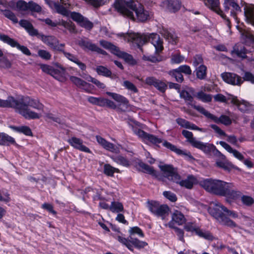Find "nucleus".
<instances>
[{
  "label": "nucleus",
  "mask_w": 254,
  "mask_h": 254,
  "mask_svg": "<svg viewBox=\"0 0 254 254\" xmlns=\"http://www.w3.org/2000/svg\"><path fill=\"white\" fill-rule=\"evenodd\" d=\"M0 107L12 108L25 119L35 120L43 116L45 107L38 99L29 96L18 98L8 96L6 100L0 99Z\"/></svg>",
  "instance_id": "1"
},
{
  "label": "nucleus",
  "mask_w": 254,
  "mask_h": 254,
  "mask_svg": "<svg viewBox=\"0 0 254 254\" xmlns=\"http://www.w3.org/2000/svg\"><path fill=\"white\" fill-rule=\"evenodd\" d=\"M114 5L119 12L133 20L135 19L134 12L137 20L142 22L152 16L151 12L144 9L143 5L134 0H116Z\"/></svg>",
  "instance_id": "2"
},
{
  "label": "nucleus",
  "mask_w": 254,
  "mask_h": 254,
  "mask_svg": "<svg viewBox=\"0 0 254 254\" xmlns=\"http://www.w3.org/2000/svg\"><path fill=\"white\" fill-rule=\"evenodd\" d=\"M118 37L124 39L125 41L130 43L131 46L139 48L145 44L148 40L154 46L156 53H159L163 49V41L159 35L152 33L149 37L146 35H140L138 33H120L117 34Z\"/></svg>",
  "instance_id": "3"
},
{
  "label": "nucleus",
  "mask_w": 254,
  "mask_h": 254,
  "mask_svg": "<svg viewBox=\"0 0 254 254\" xmlns=\"http://www.w3.org/2000/svg\"><path fill=\"white\" fill-rule=\"evenodd\" d=\"M199 185L209 192L223 196L226 190L231 186V183L220 180L207 179L201 181Z\"/></svg>",
  "instance_id": "4"
},
{
  "label": "nucleus",
  "mask_w": 254,
  "mask_h": 254,
  "mask_svg": "<svg viewBox=\"0 0 254 254\" xmlns=\"http://www.w3.org/2000/svg\"><path fill=\"white\" fill-rule=\"evenodd\" d=\"M227 208L218 202L213 203L209 208V213L220 224L227 226L235 227L236 223L225 216Z\"/></svg>",
  "instance_id": "5"
},
{
  "label": "nucleus",
  "mask_w": 254,
  "mask_h": 254,
  "mask_svg": "<svg viewBox=\"0 0 254 254\" xmlns=\"http://www.w3.org/2000/svg\"><path fill=\"white\" fill-rule=\"evenodd\" d=\"M182 134L188 139L192 146L201 150L204 153L208 154L211 152L216 151L220 154V152L217 150L216 147L213 144L208 143H203L194 138L191 132L187 130H183Z\"/></svg>",
  "instance_id": "6"
},
{
  "label": "nucleus",
  "mask_w": 254,
  "mask_h": 254,
  "mask_svg": "<svg viewBox=\"0 0 254 254\" xmlns=\"http://www.w3.org/2000/svg\"><path fill=\"white\" fill-rule=\"evenodd\" d=\"M129 125L131 127L133 133L146 143L150 142L152 144H157L162 142L160 138L138 128L137 127L138 125L137 123L133 122L129 124Z\"/></svg>",
  "instance_id": "7"
},
{
  "label": "nucleus",
  "mask_w": 254,
  "mask_h": 254,
  "mask_svg": "<svg viewBox=\"0 0 254 254\" xmlns=\"http://www.w3.org/2000/svg\"><path fill=\"white\" fill-rule=\"evenodd\" d=\"M62 5H60L55 2L52 1L46 0L47 3L49 6L52 8H55L56 11L65 16H70L74 21L76 22L78 24L83 19V16L79 13L73 12L69 13L63 5L66 6V3H64L63 0H61Z\"/></svg>",
  "instance_id": "8"
},
{
  "label": "nucleus",
  "mask_w": 254,
  "mask_h": 254,
  "mask_svg": "<svg viewBox=\"0 0 254 254\" xmlns=\"http://www.w3.org/2000/svg\"><path fill=\"white\" fill-rule=\"evenodd\" d=\"M116 239L123 245L125 246L129 250L133 251V247L137 249H141L147 246L148 244L138 239L133 238V237H129L127 239L121 236H117Z\"/></svg>",
  "instance_id": "9"
},
{
  "label": "nucleus",
  "mask_w": 254,
  "mask_h": 254,
  "mask_svg": "<svg viewBox=\"0 0 254 254\" xmlns=\"http://www.w3.org/2000/svg\"><path fill=\"white\" fill-rule=\"evenodd\" d=\"M192 107L203 114L206 118L211 120L215 123H221L225 126H229L232 123L231 119L226 115H221L219 118H217L201 106L192 105Z\"/></svg>",
  "instance_id": "10"
},
{
  "label": "nucleus",
  "mask_w": 254,
  "mask_h": 254,
  "mask_svg": "<svg viewBox=\"0 0 254 254\" xmlns=\"http://www.w3.org/2000/svg\"><path fill=\"white\" fill-rule=\"evenodd\" d=\"M219 143L227 151L232 154L234 157L240 161H242L247 168L251 169L254 167V163L252 162L250 158L244 159V156L241 152L233 149L229 144L224 141H220Z\"/></svg>",
  "instance_id": "11"
},
{
  "label": "nucleus",
  "mask_w": 254,
  "mask_h": 254,
  "mask_svg": "<svg viewBox=\"0 0 254 254\" xmlns=\"http://www.w3.org/2000/svg\"><path fill=\"white\" fill-rule=\"evenodd\" d=\"M186 222L187 218L180 211L175 209L171 214V220L165 226L169 228H174L176 225L182 226Z\"/></svg>",
  "instance_id": "12"
},
{
  "label": "nucleus",
  "mask_w": 254,
  "mask_h": 254,
  "mask_svg": "<svg viewBox=\"0 0 254 254\" xmlns=\"http://www.w3.org/2000/svg\"><path fill=\"white\" fill-rule=\"evenodd\" d=\"M37 35L45 44L54 50L62 51L64 47V44L59 43V41L53 36H45L38 33Z\"/></svg>",
  "instance_id": "13"
},
{
  "label": "nucleus",
  "mask_w": 254,
  "mask_h": 254,
  "mask_svg": "<svg viewBox=\"0 0 254 254\" xmlns=\"http://www.w3.org/2000/svg\"><path fill=\"white\" fill-rule=\"evenodd\" d=\"M228 99H231V102L237 106L241 112L250 113L254 110V105L245 100H239L232 95H229Z\"/></svg>",
  "instance_id": "14"
},
{
  "label": "nucleus",
  "mask_w": 254,
  "mask_h": 254,
  "mask_svg": "<svg viewBox=\"0 0 254 254\" xmlns=\"http://www.w3.org/2000/svg\"><path fill=\"white\" fill-rule=\"evenodd\" d=\"M159 168L162 172L164 177L167 178L169 180L175 182L179 179V174L177 170L170 165H160Z\"/></svg>",
  "instance_id": "15"
},
{
  "label": "nucleus",
  "mask_w": 254,
  "mask_h": 254,
  "mask_svg": "<svg viewBox=\"0 0 254 254\" xmlns=\"http://www.w3.org/2000/svg\"><path fill=\"white\" fill-rule=\"evenodd\" d=\"M0 40L7 44L12 47H16L21 51L24 54L30 56L31 53L29 50L25 46L20 45L17 41L9 36L4 34H0Z\"/></svg>",
  "instance_id": "16"
},
{
  "label": "nucleus",
  "mask_w": 254,
  "mask_h": 254,
  "mask_svg": "<svg viewBox=\"0 0 254 254\" xmlns=\"http://www.w3.org/2000/svg\"><path fill=\"white\" fill-rule=\"evenodd\" d=\"M221 76L226 83L232 85L240 86L243 82V78L235 73L225 72Z\"/></svg>",
  "instance_id": "17"
},
{
  "label": "nucleus",
  "mask_w": 254,
  "mask_h": 254,
  "mask_svg": "<svg viewBox=\"0 0 254 254\" xmlns=\"http://www.w3.org/2000/svg\"><path fill=\"white\" fill-rule=\"evenodd\" d=\"M0 4L4 6H9L18 11H26L28 10V3L23 0L15 2L13 0L7 1L6 0H0Z\"/></svg>",
  "instance_id": "18"
},
{
  "label": "nucleus",
  "mask_w": 254,
  "mask_h": 254,
  "mask_svg": "<svg viewBox=\"0 0 254 254\" xmlns=\"http://www.w3.org/2000/svg\"><path fill=\"white\" fill-rule=\"evenodd\" d=\"M224 7L225 11L230 10V14L236 20V14L241 11V8L234 0H224Z\"/></svg>",
  "instance_id": "19"
},
{
  "label": "nucleus",
  "mask_w": 254,
  "mask_h": 254,
  "mask_svg": "<svg viewBox=\"0 0 254 254\" xmlns=\"http://www.w3.org/2000/svg\"><path fill=\"white\" fill-rule=\"evenodd\" d=\"M69 80L77 87L81 88L87 92H91L92 89L91 84L84 81L82 79L76 76H71L69 77Z\"/></svg>",
  "instance_id": "20"
},
{
  "label": "nucleus",
  "mask_w": 254,
  "mask_h": 254,
  "mask_svg": "<svg viewBox=\"0 0 254 254\" xmlns=\"http://www.w3.org/2000/svg\"><path fill=\"white\" fill-rule=\"evenodd\" d=\"M67 142L73 148L87 153H90V150L83 144L81 139L76 137H72L69 138Z\"/></svg>",
  "instance_id": "21"
},
{
  "label": "nucleus",
  "mask_w": 254,
  "mask_h": 254,
  "mask_svg": "<svg viewBox=\"0 0 254 254\" xmlns=\"http://www.w3.org/2000/svg\"><path fill=\"white\" fill-rule=\"evenodd\" d=\"M196 182V178L192 175L189 176L187 178L184 180H181V177L179 175V179L175 181V183L188 189H191Z\"/></svg>",
  "instance_id": "22"
},
{
  "label": "nucleus",
  "mask_w": 254,
  "mask_h": 254,
  "mask_svg": "<svg viewBox=\"0 0 254 254\" xmlns=\"http://www.w3.org/2000/svg\"><path fill=\"white\" fill-rule=\"evenodd\" d=\"M162 6L171 12H176L181 7L179 0H168L162 2Z\"/></svg>",
  "instance_id": "23"
},
{
  "label": "nucleus",
  "mask_w": 254,
  "mask_h": 254,
  "mask_svg": "<svg viewBox=\"0 0 254 254\" xmlns=\"http://www.w3.org/2000/svg\"><path fill=\"white\" fill-rule=\"evenodd\" d=\"M205 4L211 10L215 11L217 14L224 18V15L223 12L220 8L219 0H204Z\"/></svg>",
  "instance_id": "24"
},
{
  "label": "nucleus",
  "mask_w": 254,
  "mask_h": 254,
  "mask_svg": "<svg viewBox=\"0 0 254 254\" xmlns=\"http://www.w3.org/2000/svg\"><path fill=\"white\" fill-rule=\"evenodd\" d=\"M96 138L99 144L102 146L104 149L113 152H116L117 149L113 144L107 141L105 139L100 135L96 136Z\"/></svg>",
  "instance_id": "25"
},
{
  "label": "nucleus",
  "mask_w": 254,
  "mask_h": 254,
  "mask_svg": "<svg viewBox=\"0 0 254 254\" xmlns=\"http://www.w3.org/2000/svg\"><path fill=\"white\" fill-rule=\"evenodd\" d=\"M244 14L246 21L254 26V5H246L244 8Z\"/></svg>",
  "instance_id": "26"
},
{
  "label": "nucleus",
  "mask_w": 254,
  "mask_h": 254,
  "mask_svg": "<svg viewBox=\"0 0 254 254\" xmlns=\"http://www.w3.org/2000/svg\"><path fill=\"white\" fill-rule=\"evenodd\" d=\"M234 187L233 184L231 183V186L226 190L224 193L225 194L223 196L232 200H235L239 198L241 195V192L240 191L234 190Z\"/></svg>",
  "instance_id": "27"
},
{
  "label": "nucleus",
  "mask_w": 254,
  "mask_h": 254,
  "mask_svg": "<svg viewBox=\"0 0 254 254\" xmlns=\"http://www.w3.org/2000/svg\"><path fill=\"white\" fill-rule=\"evenodd\" d=\"M241 40L246 46H250L254 43V35L250 31L244 30L241 32Z\"/></svg>",
  "instance_id": "28"
},
{
  "label": "nucleus",
  "mask_w": 254,
  "mask_h": 254,
  "mask_svg": "<svg viewBox=\"0 0 254 254\" xmlns=\"http://www.w3.org/2000/svg\"><path fill=\"white\" fill-rule=\"evenodd\" d=\"M177 123L181 127H185L187 128L192 129V130H197L200 131L204 132V130L203 128H200L195 125L194 124H191L189 122L182 119L179 118L176 120Z\"/></svg>",
  "instance_id": "29"
},
{
  "label": "nucleus",
  "mask_w": 254,
  "mask_h": 254,
  "mask_svg": "<svg viewBox=\"0 0 254 254\" xmlns=\"http://www.w3.org/2000/svg\"><path fill=\"white\" fill-rule=\"evenodd\" d=\"M62 51H63L64 56L68 60L76 64L81 70H84L86 69V65L84 63L80 62L75 56L63 50Z\"/></svg>",
  "instance_id": "30"
},
{
  "label": "nucleus",
  "mask_w": 254,
  "mask_h": 254,
  "mask_svg": "<svg viewBox=\"0 0 254 254\" xmlns=\"http://www.w3.org/2000/svg\"><path fill=\"white\" fill-rule=\"evenodd\" d=\"M251 52L250 50L247 49L246 47H243L240 45H236L232 52L233 55H236L238 57L242 59H245L247 57L246 54Z\"/></svg>",
  "instance_id": "31"
},
{
  "label": "nucleus",
  "mask_w": 254,
  "mask_h": 254,
  "mask_svg": "<svg viewBox=\"0 0 254 254\" xmlns=\"http://www.w3.org/2000/svg\"><path fill=\"white\" fill-rule=\"evenodd\" d=\"M82 46L84 48L93 52H96L98 53L101 54L103 55H106L107 54L105 51L101 49L95 44H93L89 41H83L82 42Z\"/></svg>",
  "instance_id": "32"
},
{
  "label": "nucleus",
  "mask_w": 254,
  "mask_h": 254,
  "mask_svg": "<svg viewBox=\"0 0 254 254\" xmlns=\"http://www.w3.org/2000/svg\"><path fill=\"white\" fill-rule=\"evenodd\" d=\"M169 210V207L167 205L160 204L154 215L160 217L162 219L164 220L166 216H168Z\"/></svg>",
  "instance_id": "33"
},
{
  "label": "nucleus",
  "mask_w": 254,
  "mask_h": 254,
  "mask_svg": "<svg viewBox=\"0 0 254 254\" xmlns=\"http://www.w3.org/2000/svg\"><path fill=\"white\" fill-rule=\"evenodd\" d=\"M106 94L120 104L127 105L128 103L127 99L120 94L110 92H107Z\"/></svg>",
  "instance_id": "34"
},
{
  "label": "nucleus",
  "mask_w": 254,
  "mask_h": 254,
  "mask_svg": "<svg viewBox=\"0 0 254 254\" xmlns=\"http://www.w3.org/2000/svg\"><path fill=\"white\" fill-rule=\"evenodd\" d=\"M19 24L24 28L31 35H38V31L35 29L32 25L26 20H22L20 21Z\"/></svg>",
  "instance_id": "35"
},
{
  "label": "nucleus",
  "mask_w": 254,
  "mask_h": 254,
  "mask_svg": "<svg viewBox=\"0 0 254 254\" xmlns=\"http://www.w3.org/2000/svg\"><path fill=\"white\" fill-rule=\"evenodd\" d=\"M118 57H120L123 59L126 62H127L129 64L134 65L136 64V61L133 59L132 56L129 55L125 52L121 51L120 49L119 50L117 54L116 55Z\"/></svg>",
  "instance_id": "36"
},
{
  "label": "nucleus",
  "mask_w": 254,
  "mask_h": 254,
  "mask_svg": "<svg viewBox=\"0 0 254 254\" xmlns=\"http://www.w3.org/2000/svg\"><path fill=\"white\" fill-rule=\"evenodd\" d=\"M100 45L104 48L111 51L113 54L116 55L119 48L111 43L105 40H100L99 42Z\"/></svg>",
  "instance_id": "37"
},
{
  "label": "nucleus",
  "mask_w": 254,
  "mask_h": 254,
  "mask_svg": "<svg viewBox=\"0 0 254 254\" xmlns=\"http://www.w3.org/2000/svg\"><path fill=\"white\" fill-rule=\"evenodd\" d=\"M96 71L97 73L100 75H102L105 77H111L112 79H114L116 77L115 75L112 76L111 71L104 66H97L96 68Z\"/></svg>",
  "instance_id": "38"
},
{
  "label": "nucleus",
  "mask_w": 254,
  "mask_h": 254,
  "mask_svg": "<svg viewBox=\"0 0 254 254\" xmlns=\"http://www.w3.org/2000/svg\"><path fill=\"white\" fill-rule=\"evenodd\" d=\"M163 145L166 148L170 149L171 151L175 152L178 154L181 155V154H184L185 155H190V152H185V151L177 148L176 146L173 145L171 143L167 141H164L163 142Z\"/></svg>",
  "instance_id": "39"
},
{
  "label": "nucleus",
  "mask_w": 254,
  "mask_h": 254,
  "mask_svg": "<svg viewBox=\"0 0 254 254\" xmlns=\"http://www.w3.org/2000/svg\"><path fill=\"white\" fill-rule=\"evenodd\" d=\"M64 73V68L62 67L57 66L56 68L53 67L50 74L56 79L61 81L63 78Z\"/></svg>",
  "instance_id": "40"
},
{
  "label": "nucleus",
  "mask_w": 254,
  "mask_h": 254,
  "mask_svg": "<svg viewBox=\"0 0 254 254\" xmlns=\"http://www.w3.org/2000/svg\"><path fill=\"white\" fill-rule=\"evenodd\" d=\"M195 97L197 99L204 103L210 102L212 99V96L211 95L205 93L202 91L198 92Z\"/></svg>",
  "instance_id": "41"
},
{
  "label": "nucleus",
  "mask_w": 254,
  "mask_h": 254,
  "mask_svg": "<svg viewBox=\"0 0 254 254\" xmlns=\"http://www.w3.org/2000/svg\"><path fill=\"white\" fill-rule=\"evenodd\" d=\"M206 66L204 65H199L196 67V75L200 79H203L206 76Z\"/></svg>",
  "instance_id": "42"
},
{
  "label": "nucleus",
  "mask_w": 254,
  "mask_h": 254,
  "mask_svg": "<svg viewBox=\"0 0 254 254\" xmlns=\"http://www.w3.org/2000/svg\"><path fill=\"white\" fill-rule=\"evenodd\" d=\"M168 74L174 77L177 82H182L184 80L183 75L182 72L178 70V68L169 71Z\"/></svg>",
  "instance_id": "43"
},
{
  "label": "nucleus",
  "mask_w": 254,
  "mask_h": 254,
  "mask_svg": "<svg viewBox=\"0 0 254 254\" xmlns=\"http://www.w3.org/2000/svg\"><path fill=\"white\" fill-rule=\"evenodd\" d=\"M104 173L108 176H113L115 172L120 173L118 168L112 167L110 164H106L104 165Z\"/></svg>",
  "instance_id": "44"
},
{
  "label": "nucleus",
  "mask_w": 254,
  "mask_h": 254,
  "mask_svg": "<svg viewBox=\"0 0 254 254\" xmlns=\"http://www.w3.org/2000/svg\"><path fill=\"white\" fill-rule=\"evenodd\" d=\"M110 210L114 213H119L124 210L123 204L118 201H113L110 206Z\"/></svg>",
  "instance_id": "45"
},
{
  "label": "nucleus",
  "mask_w": 254,
  "mask_h": 254,
  "mask_svg": "<svg viewBox=\"0 0 254 254\" xmlns=\"http://www.w3.org/2000/svg\"><path fill=\"white\" fill-rule=\"evenodd\" d=\"M112 160L120 165L124 166L125 167H128L129 165V161L124 158V157L118 155L115 156H113L111 157Z\"/></svg>",
  "instance_id": "46"
},
{
  "label": "nucleus",
  "mask_w": 254,
  "mask_h": 254,
  "mask_svg": "<svg viewBox=\"0 0 254 254\" xmlns=\"http://www.w3.org/2000/svg\"><path fill=\"white\" fill-rule=\"evenodd\" d=\"M164 38L168 41L169 43L175 44L177 41V37L174 32L168 31H165L163 33Z\"/></svg>",
  "instance_id": "47"
},
{
  "label": "nucleus",
  "mask_w": 254,
  "mask_h": 254,
  "mask_svg": "<svg viewBox=\"0 0 254 254\" xmlns=\"http://www.w3.org/2000/svg\"><path fill=\"white\" fill-rule=\"evenodd\" d=\"M216 165L219 168H223L224 170L230 171L232 169L234 168V166L230 162L226 161H217Z\"/></svg>",
  "instance_id": "48"
},
{
  "label": "nucleus",
  "mask_w": 254,
  "mask_h": 254,
  "mask_svg": "<svg viewBox=\"0 0 254 254\" xmlns=\"http://www.w3.org/2000/svg\"><path fill=\"white\" fill-rule=\"evenodd\" d=\"M195 234L199 237L207 240H212L213 239L212 235L208 231H203L199 228L196 230Z\"/></svg>",
  "instance_id": "49"
},
{
  "label": "nucleus",
  "mask_w": 254,
  "mask_h": 254,
  "mask_svg": "<svg viewBox=\"0 0 254 254\" xmlns=\"http://www.w3.org/2000/svg\"><path fill=\"white\" fill-rule=\"evenodd\" d=\"M60 25L63 26L66 29H67L70 33H76L77 31L75 29V27L74 25L70 21H65L64 20H62L61 21Z\"/></svg>",
  "instance_id": "50"
},
{
  "label": "nucleus",
  "mask_w": 254,
  "mask_h": 254,
  "mask_svg": "<svg viewBox=\"0 0 254 254\" xmlns=\"http://www.w3.org/2000/svg\"><path fill=\"white\" fill-rule=\"evenodd\" d=\"M11 128L18 132L23 133L26 135H32V132L31 129L27 126H22L20 127H11Z\"/></svg>",
  "instance_id": "51"
},
{
  "label": "nucleus",
  "mask_w": 254,
  "mask_h": 254,
  "mask_svg": "<svg viewBox=\"0 0 254 254\" xmlns=\"http://www.w3.org/2000/svg\"><path fill=\"white\" fill-rule=\"evenodd\" d=\"M129 234V237H132L134 235L136 234L140 237L143 238L144 236L142 231L138 227H131L128 230Z\"/></svg>",
  "instance_id": "52"
},
{
  "label": "nucleus",
  "mask_w": 254,
  "mask_h": 254,
  "mask_svg": "<svg viewBox=\"0 0 254 254\" xmlns=\"http://www.w3.org/2000/svg\"><path fill=\"white\" fill-rule=\"evenodd\" d=\"M160 205V204L155 201H148L147 202V208L149 211L153 214L156 212Z\"/></svg>",
  "instance_id": "53"
},
{
  "label": "nucleus",
  "mask_w": 254,
  "mask_h": 254,
  "mask_svg": "<svg viewBox=\"0 0 254 254\" xmlns=\"http://www.w3.org/2000/svg\"><path fill=\"white\" fill-rule=\"evenodd\" d=\"M123 85L131 92L135 93L138 92L136 87L131 82L125 80L123 82Z\"/></svg>",
  "instance_id": "54"
},
{
  "label": "nucleus",
  "mask_w": 254,
  "mask_h": 254,
  "mask_svg": "<svg viewBox=\"0 0 254 254\" xmlns=\"http://www.w3.org/2000/svg\"><path fill=\"white\" fill-rule=\"evenodd\" d=\"M154 86L161 92H164L167 87L165 82L159 79H157Z\"/></svg>",
  "instance_id": "55"
},
{
  "label": "nucleus",
  "mask_w": 254,
  "mask_h": 254,
  "mask_svg": "<svg viewBox=\"0 0 254 254\" xmlns=\"http://www.w3.org/2000/svg\"><path fill=\"white\" fill-rule=\"evenodd\" d=\"M139 166L145 173H148L152 175H156V171L152 167H150L143 163H140Z\"/></svg>",
  "instance_id": "56"
},
{
  "label": "nucleus",
  "mask_w": 254,
  "mask_h": 254,
  "mask_svg": "<svg viewBox=\"0 0 254 254\" xmlns=\"http://www.w3.org/2000/svg\"><path fill=\"white\" fill-rule=\"evenodd\" d=\"M79 24L81 27L88 30L91 29L93 26V23L91 21L84 17H83V19L79 22Z\"/></svg>",
  "instance_id": "57"
},
{
  "label": "nucleus",
  "mask_w": 254,
  "mask_h": 254,
  "mask_svg": "<svg viewBox=\"0 0 254 254\" xmlns=\"http://www.w3.org/2000/svg\"><path fill=\"white\" fill-rule=\"evenodd\" d=\"M185 60L184 56L180 54L172 55L171 59V63L174 64H179L182 63Z\"/></svg>",
  "instance_id": "58"
},
{
  "label": "nucleus",
  "mask_w": 254,
  "mask_h": 254,
  "mask_svg": "<svg viewBox=\"0 0 254 254\" xmlns=\"http://www.w3.org/2000/svg\"><path fill=\"white\" fill-rule=\"evenodd\" d=\"M28 10H30L31 12H39L41 11V7L37 3L30 1L28 2Z\"/></svg>",
  "instance_id": "59"
},
{
  "label": "nucleus",
  "mask_w": 254,
  "mask_h": 254,
  "mask_svg": "<svg viewBox=\"0 0 254 254\" xmlns=\"http://www.w3.org/2000/svg\"><path fill=\"white\" fill-rule=\"evenodd\" d=\"M3 140V141L2 144V145H8L9 144H15V141L14 139L12 137L8 135V134L5 133H4Z\"/></svg>",
  "instance_id": "60"
},
{
  "label": "nucleus",
  "mask_w": 254,
  "mask_h": 254,
  "mask_svg": "<svg viewBox=\"0 0 254 254\" xmlns=\"http://www.w3.org/2000/svg\"><path fill=\"white\" fill-rule=\"evenodd\" d=\"M46 120L49 122H54L58 123H61V120L59 118L57 117L55 115L51 113H48L45 114V116Z\"/></svg>",
  "instance_id": "61"
},
{
  "label": "nucleus",
  "mask_w": 254,
  "mask_h": 254,
  "mask_svg": "<svg viewBox=\"0 0 254 254\" xmlns=\"http://www.w3.org/2000/svg\"><path fill=\"white\" fill-rule=\"evenodd\" d=\"M3 14L6 17L11 20L14 23H17L18 20L12 12L8 10H5L3 11Z\"/></svg>",
  "instance_id": "62"
},
{
  "label": "nucleus",
  "mask_w": 254,
  "mask_h": 254,
  "mask_svg": "<svg viewBox=\"0 0 254 254\" xmlns=\"http://www.w3.org/2000/svg\"><path fill=\"white\" fill-rule=\"evenodd\" d=\"M38 55L40 58L45 60H50L52 57L48 51L44 50H39L38 51Z\"/></svg>",
  "instance_id": "63"
},
{
  "label": "nucleus",
  "mask_w": 254,
  "mask_h": 254,
  "mask_svg": "<svg viewBox=\"0 0 254 254\" xmlns=\"http://www.w3.org/2000/svg\"><path fill=\"white\" fill-rule=\"evenodd\" d=\"M242 203L247 206L252 205L254 203V199L249 195H243L241 196Z\"/></svg>",
  "instance_id": "64"
}]
</instances>
